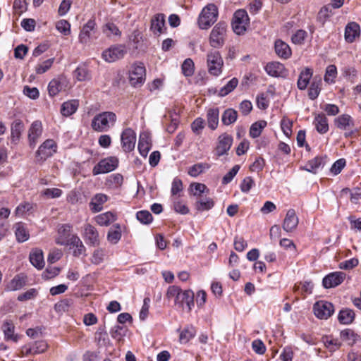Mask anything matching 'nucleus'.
Returning <instances> with one entry per match:
<instances>
[{
	"label": "nucleus",
	"mask_w": 361,
	"mask_h": 361,
	"mask_svg": "<svg viewBox=\"0 0 361 361\" xmlns=\"http://www.w3.org/2000/svg\"><path fill=\"white\" fill-rule=\"evenodd\" d=\"M117 116L113 111H103L96 114L91 121V127L96 132H107L114 126Z\"/></svg>",
	"instance_id": "nucleus-1"
},
{
	"label": "nucleus",
	"mask_w": 361,
	"mask_h": 361,
	"mask_svg": "<svg viewBox=\"0 0 361 361\" xmlns=\"http://www.w3.org/2000/svg\"><path fill=\"white\" fill-rule=\"evenodd\" d=\"M218 18V8L213 4H209L203 8L199 15L197 23L199 27L202 30L208 29L213 25Z\"/></svg>",
	"instance_id": "nucleus-2"
},
{
	"label": "nucleus",
	"mask_w": 361,
	"mask_h": 361,
	"mask_svg": "<svg viewBox=\"0 0 361 361\" xmlns=\"http://www.w3.org/2000/svg\"><path fill=\"white\" fill-rule=\"evenodd\" d=\"M226 35V24L223 22L218 23L212 30L209 42L214 48H221L224 46Z\"/></svg>",
	"instance_id": "nucleus-3"
},
{
	"label": "nucleus",
	"mask_w": 361,
	"mask_h": 361,
	"mask_svg": "<svg viewBox=\"0 0 361 361\" xmlns=\"http://www.w3.org/2000/svg\"><path fill=\"white\" fill-rule=\"evenodd\" d=\"M127 54V48L125 44H114L102 53V58L108 63H113L123 59Z\"/></svg>",
	"instance_id": "nucleus-4"
},
{
	"label": "nucleus",
	"mask_w": 361,
	"mask_h": 361,
	"mask_svg": "<svg viewBox=\"0 0 361 361\" xmlns=\"http://www.w3.org/2000/svg\"><path fill=\"white\" fill-rule=\"evenodd\" d=\"M118 159L116 157H108L100 160L92 169L94 176L111 172L118 166Z\"/></svg>",
	"instance_id": "nucleus-5"
},
{
	"label": "nucleus",
	"mask_w": 361,
	"mask_h": 361,
	"mask_svg": "<svg viewBox=\"0 0 361 361\" xmlns=\"http://www.w3.org/2000/svg\"><path fill=\"white\" fill-rule=\"evenodd\" d=\"M224 61L218 51H211L207 54V67L209 73L219 76L222 72Z\"/></svg>",
	"instance_id": "nucleus-6"
},
{
	"label": "nucleus",
	"mask_w": 361,
	"mask_h": 361,
	"mask_svg": "<svg viewBox=\"0 0 361 361\" xmlns=\"http://www.w3.org/2000/svg\"><path fill=\"white\" fill-rule=\"evenodd\" d=\"M248 23V15L245 10L239 9L234 13L232 19V27L236 34L240 35L245 31Z\"/></svg>",
	"instance_id": "nucleus-7"
},
{
	"label": "nucleus",
	"mask_w": 361,
	"mask_h": 361,
	"mask_svg": "<svg viewBox=\"0 0 361 361\" xmlns=\"http://www.w3.org/2000/svg\"><path fill=\"white\" fill-rule=\"evenodd\" d=\"M146 71L145 68L142 63H135L129 71L130 83L134 86L142 85L145 80Z\"/></svg>",
	"instance_id": "nucleus-8"
},
{
	"label": "nucleus",
	"mask_w": 361,
	"mask_h": 361,
	"mask_svg": "<svg viewBox=\"0 0 361 361\" xmlns=\"http://www.w3.org/2000/svg\"><path fill=\"white\" fill-rule=\"evenodd\" d=\"M57 146L56 142L51 139L45 140L38 148L36 152L37 161H44L51 157L56 152Z\"/></svg>",
	"instance_id": "nucleus-9"
},
{
	"label": "nucleus",
	"mask_w": 361,
	"mask_h": 361,
	"mask_svg": "<svg viewBox=\"0 0 361 361\" xmlns=\"http://www.w3.org/2000/svg\"><path fill=\"white\" fill-rule=\"evenodd\" d=\"M121 142L122 149L125 152L133 151L135 149L136 142L135 131L130 128L124 129L121 135Z\"/></svg>",
	"instance_id": "nucleus-10"
},
{
	"label": "nucleus",
	"mask_w": 361,
	"mask_h": 361,
	"mask_svg": "<svg viewBox=\"0 0 361 361\" xmlns=\"http://www.w3.org/2000/svg\"><path fill=\"white\" fill-rule=\"evenodd\" d=\"M82 235L86 244L90 246L96 247L100 243L98 231L90 224L83 226Z\"/></svg>",
	"instance_id": "nucleus-11"
},
{
	"label": "nucleus",
	"mask_w": 361,
	"mask_h": 361,
	"mask_svg": "<svg viewBox=\"0 0 361 361\" xmlns=\"http://www.w3.org/2000/svg\"><path fill=\"white\" fill-rule=\"evenodd\" d=\"M313 310L315 316L320 319H327L334 312L332 303L326 301L317 302Z\"/></svg>",
	"instance_id": "nucleus-12"
},
{
	"label": "nucleus",
	"mask_w": 361,
	"mask_h": 361,
	"mask_svg": "<svg viewBox=\"0 0 361 361\" xmlns=\"http://www.w3.org/2000/svg\"><path fill=\"white\" fill-rule=\"evenodd\" d=\"M43 131L42 123L40 121L36 120L32 123L28 130V142L29 146L33 149L38 142Z\"/></svg>",
	"instance_id": "nucleus-13"
},
{
	"label": "nucleus",
	"mask_w": 361,
	"mask_h": 361,
	"mask_svg": "<svg viewBox=\"0 0 361 361\" xmlns=\"http://www.w3.org/2000/svg\"><path fill=\"white\" fill-rule=\"evenodd\" d=\"M175 305L184 308L185 305L188 311H190L194 307V293L191 290H180L176 300Z\"/></svg>",
	"instance_id": "nucleus-14"
},
{
	"label": "nucleus",
	"mask_w": 361,
	"mask_h": 361,
	"mask_svg": "<svg viewBox=\"0 0 361 361\" xmlns=\"http://www.w3.org/2000/svg\"><path fill=\"white\" fill-rule=\"evenodd\" d=\"M233 143V137L231 135L224 133L219 135L218 138L217 145L215 149L216 154L221 157L228 152Z\"/></svg>",
	"instance_id": "nucleus-15"
},
{
	"label": "nucleus",
	"mask_w": 361,
	"mask_h": 361,
	"mask_svg": "<svg viewBox=\"0 0 361 361\" xmlns=\"http://www.w3.org/2000/svg\"><path fill=\"white\" fill-rule=\"evenodd\" d=\"M71 229L72 226L68 224L61 225L58 229V236L56 238V243L64 246L69 245L70 241L72 240V235H71Z\"/></svg>",
	"instance_id": "nucleus-16"
},
{
	"label": "nucleus",
	"mask_w": 361,
	"mask_h": 361,
	"mask_svg": "<svg viewBox=\"0 0 361 361\" xmlns=\"http://www.w3.org/2000/svg\"><path fill=\"white\" fill-rule=\"evenodd\" d=\"M345 274L336 271L326 275L322 280V284L325 288H331L340 285L344 280Z\"/></svg>",
	"instance_id": "nucleus-17"
},
{
	"label": "nucleus",
	"mask_w": 361,
	"mask_h": 361,
	"mask_svg": "<svg viewBox=\"0 0 361 361\" xmlns=\"http://www.w3.org/2000/svg\"><path fill=\"white\" fill-rule=\"evenodd\" d=\"M298 224V217L295 210L293 209H288L283 222V229L287 233L292 232L297 228Z\"/></svg>",
	"instance_id": "nucleus-18"
},
{
	"label": "nucleus",
	"mask_w": 361,
	"mask_h": 361,
	"mask_svg": "<svg viewBox=\"0 0 361 361\" xmlns=\"http://www.w3.org/2000/svg\"><path fill=\"white\" fill-rule=\"evenodd\" d=\"M1 329L4 335L5 341H11L14 343L18 342L20 336L18 334H15V326L11 321H4L1 326Z\"/></svg>",
	"instance_id": "nucleus-19"
},
{
	"label": "nucleus",
	"mask_w": 361,
	"mask_h": 361,
	"mask_svg": "<svg viewBox=\"0 0 361 361\" xmlns=\"http://www.w3.org/2000/svg\"><path fill=\"white\" fill-rule=\"evenodd\" d=\"M96 23L94 19H90L82 27L79 34V41L82 44H87L91 37V33L94 31Z\"/></svg>",
	"instance_id": "nucleus-20"
},
{
	"label": "nucleus",
	"mask_w": 361,
	"mask_h": 361,
	"mask_svg": "<svg viewBox=\"0 0 361 361\" xmlns=\"http://www.w3.org/2000/svg\"><path fill=\"white\" fill-rule=\"evenodd\" d=\"M267 73L272 77H285L286 75V70L283 63L280 62L268 63L265 66Z\"/></svg>",
	"instance_id": "nucleus-21"
},
{
	"label": "nucleus",
	"mask_w": 361,
	"mask_h": 361,
	"mask_svg": "<svg viewBox=\"0 0 361 361\" xmlns=\"http://www.w3.org/2000/svg\"><path fill=\"white\" fill-rule=\"evenodd\" d=\"M326 159V157H316L308 161L302 169L312 173H317L325 166Z\"/></svg>",
	"instance_id": "nucleus-22"
},
{
	"label": "nucleus",
	"mask_w": 361,
	"mask_h": 361,
	"mask_svg": "<svg viewBox=\"0 0 361 361\" xmlns=\"http://www.w3.org/2000/svg\"><path fill=\"white\" fill-rule=\"evenodd\" d=\"M313 75V70L309 67H305L299 74L297 81L298 88L300 90H305L310 84V80Z\"/></svg>",
	"instance_id": "nucleus-23"
},
{
	"label": "nucleus",
	"mask_w": 361,
	"mask_h": 361,
	"mask_svg": "<svg viewBox=\"0 0 361 361\" xmlns=\"http://www.w3.org/2000/svg\"><path fill=\"white\" fill-rule=\"evenodd\" d=\"M24 130L25 126L21 120L16 119L12 123L11 128V140L12 143L16 145L18 142Z\"/></svg>",
	"instance_id": "nucleus-24"
},
{
	"label": "nucleus",
	"mask_w": 361,
	"mask_h": 361,
	"mask_svg": "<svg viewBox=\"0 0 361 361\" xmlns=\"http://www.w3.org/2000/svg\"><path fill=\"white\" fill-rule=\"evenodd\" d=\"M274 49L276 55L283 59H288L292 54L289 45L281 39L275 41Z\"/></svg>",
	"instance_id": "nucleus-25"
},
{
	"label": "nucleus",
	"mask_w": 361,
	"mask_h": 361,
	"mask_svg": "<svg viewBox=\"0 0 361 361\" xmlns=\"http://www.w3.org/2000/svg\"><path fill=\"white\" fill-rule=\"evenodd\" d=\"M65 80L61 78H54L48 85V92L50 97H55L65 87Z\"/></svg>",
	"instance_id": "nucleus-26"
},
{
	"label": "nucleus",
	"mask_w": 361,
	"mask_h": 361,
	"mask_svg": "<svg viewBox=\"0 0 361 361\" xmlns=\"http://www.w3.org/2000/svg\"><path fill=\"white\" fill-rule=\"evenodd\" d=\"M30 262L37 269H42L44 266L43 252L39 248L33 249L30 254Z\"/></svg>",
	"instance_id": "nucleus-27"
},
{
	"label": "nucleus",
	"mask_w": 361,
	"mask_h": 361,
	"mask_svg": "<svg viewBox=\"0 0 361 361\" xmlns=\"http://www.w3.org/2000/svg\"><path fill=\"white\" fill-rule=\"evenodd\" d=\"M13 229L18 242L23 243L29 239L30 234L24 223L18 222L15 224Z\"/></svg>",
	"instance_id": "nucleus-28"
},
{
	"label": "nucleus",
	"mask_w": 361,
	"mask_h": 361,
	"mask_svg": "<svg viewBox=\"0 0 361 361\" xmlns=\"http://www.w3.org/2000/svg\"><path fill=\"white\" fill-rule=\"evenodd\" d=\"M165 25V16L162 13L155 15L151 20L150 29L154 35H160Z\"/></svg>",
	"instance_id": "nucleus-29"
},
{
	"label": "nucleus",
	"mask_w": 361,
	"mask_h": 361,
	"mask_svg": "<svg viewBox=\"0 0 361 361\" xmlns=\"http://www.w3.org/2000/svg\"><path fill=\"white\" fill-rule=\"evenodd\" d=\"M108 200V196L102 194H96L90 202V207L92 212H99L103 209V204Z\"/></svg>",
	"instance_id": "nucleus-30"
},
{
	"label": "nucleus",
	"mask_w": 361,
	"mask_h": 361,
	"mask_svg": "<svg viewBox=\"0 0 361 361\" xmlns=\"http://www.w3.org/2000/svg\"><path fill=\"white\" fill-rule=\"evenodd\" d=\"M360 26L355 22L349 23L345 29V39L348 42H353L360 35Z\"/></svg>",
	"instance_id": "nucleus-31"
},
{
	"label": "nucleus",
	"mask_w": 361,
	"mask_h": 361,
	"mask_svg": "<svg viewBox=\"0 0 361 361\" xmlns=\"http://www.w3.org/2000/svg\"><path fill=\"white\" fill-rule=\"evenodd\" d=\"M322 81L320 76L313 78L308 90V96L310 99L314 100L318 97L322 89Z\"/></svg>",
	"instance_id": "nucleus-32"
},
{
	"label": "nucleus",
	"mask_w": 361,
	"mask_h": 361,
	"mask_svg": "<svg viewBox=\"0 0 361 361\" xmlns=\"http://www.w3.org/2000/svg\"><path fill=\"white\" fill-rule=\"evenodd\" d=\"M121 227L118 224H114L107 233V240L113 245H116L121 238Z\"/></svg>",
	"instance_id": "nucleus-33"
},
{
	"label": "nucleus",
	"mask_w": 361,
	"mask_h": 361,
	"mask_svg": "<svg viewBox=\"0 0 361 361\" xmlns=\"http://www.w3.org/2000/svg\"><path fill=\"white\" fill-rule=\"evenodd\" d=\"M26 285V276L18 274L8 283L6 290L8 291H15L21 289Z\"/></svg>",
	"instance_id": "nucleus-34"
},
{
	"label": "nucleus",
	"mask_w": 361,
	"mask_h": 361,
	"mask_svg": "<svg viewBox=\"0 0 361 361\" xmlns=\"http://www.w3.org/2000/svg\"><path fill=\"white\" fill-rule=\"evenodd\" d=\"M137 147L140 155L144 157H147L150 149L149 137L147 133H140Z\"/></svg>",
	"instance_id": "nucleus-35"
},
{
	"label": "nucleus",
	"mask_w": 361,
	"mask_h": 361,
	"mask_svg": "<svg viewBox=\"0 0 361 361\" xmlns=\"http://www.w3.org/2000/svg\"><path fill=\"white\" fill-rule=\"evenodd\" d=\"M78 106V100H68L62 104L61 107V113L64 116H71L77 111Z\"/></svg>",
	"instance_id": "nucleus-36"
},
{
	"label": "nucleus",
	"mask_w": 361,
	"mask_h": 361,
	"mask_svg": "<svg viewBox=\"0 0 361 361\" xmlns=\"http://www.w3.org/2000/svg\"><path fill=\"white\" fill-rule=\"evenodd\" d=\"M335 125L341 130H347L355 125L353 118L348 114H342L335 119Z\"/></svg>",
	"instance_id": "nucleus-37"
},
{
	"label": "nucleus",
	"mask_w": 361,
	"mask_h": 361,
	"mask_svg": "<svg viewBox=\"0 0 361 361\" xmlns=\"http://www.w3.org/2000/svg\"><path fill=\"white\" fill-rule=\"evenodd\" d=\"M207 119L208 127L212 130H215L219 124V110L218 108L209 109L207 113Z\"/></svg>",
	"instance_id": "nucleus-38"
},
{
	"label": "nucleus",
	"mask_w": 361,
	"mask_h": 361,
	"mask_svg": "<svg viewBox=\"0 0 361 361\" xmlns=\"http://www.w3.org/2000/svg\"><path fill=\"white\" fill-rule=\"evenodd\" d=\"M116 220V215L111 212H106L97 215L95 221L101 226H107Z\"/></svg>",
	"instance_id": "nucleus-39"
},
{
	"label": "nucleus",
	"mask_w": 361,
	"mask_h": 361,
	"mask_svg": "<svg viewBox=\"0 0 361 361\" xmlns=\"http://www.w3.org/2000/svg\"><path fill=\"white\" fill-rule=\"evenodd\" d=\"M102 32L109 38H111L113 37H119L121 35V31L119 30L118 26L111 21L106 22L102 26Z\"/></svg>",
	"instance_id": "nucleus-40"
},
{
	"label": "nucleus",
	"mask_w": 361,
	"mask_h": 361,
	"mask_svg": "<svg viewBox=\"0 0 361 361\" xmlns=\"http://www.w3.org/2000/svg\"><path fill=\"white\" fill-rule=\"evenodd\" d=\"M214 206V201L208 197H200L195 202V209L199 212L208 211Z\"/></svg>",
	"instance_id": "nucleus-41"
},
{
	"label": "nucleus",
	"mask_w": 361,
	"mask_h": 361,
	"mask_svg": "<svg viewBox=\"0 0 361 361\" xmlns=\"http://www.w3.org/2000/svg\"><path fill=\"white\" fill-rule=\"evenodd\" d=\"M314 124L316 130L322 134L326 133L329 130V124L326 116L323 114H319L315 116Z\"/></svg>",
	"instance_id": "nucleus-42"
},
{
	"label": "nucleus",
	"mask_w": 361,
	"mask_h": 361,
	"mask_svg": "<svg viewBox=\"0 0 361 361\" xmlns=\"http://www.w3.org/2000/svg\"><path fill=\"white\" fill-rule=\"evenodd\" d=\"M71 240H72L70 241L69 245H72L75 247V250H73V255L75 257H79L84 255L86 251V248L80 238L77 235H72Z\"/></svg>",
	"instance_id": "nucleus-43"
},
{
	"label": "nucleus",
	"mask_w": 361,
	"mask_h": 361,
	"mask_svg": "<svg viewBox=\"0 0 361 361\" xmlns=\"http://www.w3.org/2000/svg\"><path fill=\"white\" fill-rule=\"evenodd\" d=\"M355 319V313L350 309H343L340 310L338 319L341 324H350Z\"/></svg>",
	"instance_id": "nucleus-44"
},
{
	"label": "nucleus",
	"mask_w": 361,
	"mask_h": 361,
	"mask_svg": "<svg viewBox=\"0 0 361 361\" xmlns=\"http://www.w3.org/2000/svg\"><path fill=\"white\" fill-rule=\"evenodd\" d=\"M322 341L324 346L330 351L334 352L339 349L341 346V341L337 338H333L331 336H325L322 338Z\"/></svg>",
	"instance_id": "nucleus-45"
},
{
	"label": "nucleus",
	"mask_w": 361,
	"mask_h": 361,
	"mask_svg": "<svg viewBox=\"0 0 361 361\" xmlns=\"http://www.w3.org/2000/svg\"><path fill=\"white\" fill-rule=\"evenodd\" d=\"M237 111L235 109L230 108L226 109L223 113L221 116V121L224 125L228 126L235 123L237 120Z\"/></svg>",
	"instance_id": "nucleus-46"
},
{
	"label": "nucleus",
	"mask_w": 361,
	"mask_h": 361,
	"mask_svg": "<svg viewBox=\"0 0 361 361\" xmlns=\"http://www.w3.org/2000/svg\"><path fill=\"white\" fill-rule=\"evenodd\" d=\"M196 334L192 326H188L180 331L179 340L181 343H186L192 339Z\"/></svg>",
	"instance_id": "nucleus-47"
},
{
	"label": "nucleus",
	"mask_w": 361,
	"mask_h": 361,
	"mask_svg": "<svg viewBox=\"0 0 361 361\" xmlns=\"http://www.w3.org/2000/svg\"><path fill=\"white\" fill-rule=\"evenodd\" d=\"M267 124L265 121H259L252 123L250 128V136L252 138L258 137L261 135L262 130L267 126Z\"/></svg>",
	"instance_id": "nucleus-48"
},
{
	"label": "nucleus",
	"mask_w": 361,
	"mask_h": 361,
	"mask_svg": "<svg viewBox=\"0 0 361 361\" xmlns=\"http://www.w3.org/2000/svg\"><path fill=\"white\" fill-rule=\"evenodd\" d=\"M238 84V80L236 78H233L230 80L224 87H222L219 92V96L225 97L231 93L237 87Z\"/></svg>",
	"instance_id": "nucleus-49"
},
{
	"label": "nucleus",
	"mask_w": 361,
	"mask_h": 361,
	"mask_svg": "<svg viewBox=\"0 0 361 361\" xmlns=\"http://www.w3.org/2000/svg\"><path fill=\"white\" fill-rule=\"evenodd\" d=\"M190 192L194 196L202 197V194L209 192V189L203 183H191L189 188Z\"/></svg>",
	"instance_id": "nucleus-50"
},
{
	"label": "nucleus",
	"mask_w": 361,
	"mask_h": 361,
	"mask_svg": "<svg viewBox=\"0 0 361 361\" xmlns=\"http://www.w3.org/2000/svg\"><path fill=\"white\" fill-rule=\"evenodd\" d=\"M74 75L78 81H85L90 78L88 68L85 65L79 66L75 70Z\"/></svg>",
	"instance_id": "nucleus-51"
},
{
	"label": "nucleus",
	"mask_w": 361,
	"mask_h": 361,
	"mask_svg": "<svg viewBox=\"0 0 361 361\" xmlns=\"http://www.w3.org/2000/svg\"><path fill=\"white\" fill-rule=\"evenodd\" d=\"M181 70L183 74L185 77L192 76L195 72V64L193 61L190 58L186 59L181 66Z\"/></svg>",
	"instance_id": "nucleus-52"
},
{
	"label": "nucleus",
	"mask_w": 361,
	"mask_h": 361,
	"mask_svg": "<svg viewBox=\"0 0 361 361\" xmlns=\"http://www.w3.org/2000/svg\"><path fill=\"white\" fill-rule=\"evenodd\" d=\"M337 76V68L334 65H329L326 67L325 75H324V81L329 84L334 83L335 78Z\"/></svg>",
	"instance_id": "nucleus-53"
},
{
	"label": "nucleus",
	"mask_w": 361,
	"mask_h": 361,
	"mask_svg": "<svg viewBox=\"0 0 361 361\" xmlns=\"http://www.w3.org/2000/svg\"><path fill=\"white\" fill-rule=\"evenodd\" d=\"M340 336L341 339L347 341L349 345H353L355 343L358 337L357 335L350 329H345L342 331L340 334Z\"/></svg>",
	"instance_id": "nucleus-54"
},
{
	"label": "nucleus",
	"mask_w": 361,
	"mask_h": 361,
	"mask_svg": "<svg viewBox=\"0 0 361 361\" xmlns=\"http://www.w3.org/2000/svg\"><path fill=\"white\" fill-rule=\"evenodd\" d=\"M137 219L142 224H149L153 220L152 214L147 210L139 211L136 213Z\"/></svg>",
	"instance_id": "nucleus-55"
},
{
	"label": "nucleus",
	"mask_w": 361,
	"mask_h": 361,
	"mask_svg": "<svg viewBox=\"0 0 361 361\" xmlns=\"http://www.w3.org/2000/svg\"><path fill=\"white\" fill-rule=\"evenodd\" d=\"M332 10L333 8L329 4L323 6L319 11L318 20L320 22L324 23L330 16H332Z\"/></svg>",
	"instance_id": "nucleus-56"
},
{
	"label": "nucleus",
	"mask_w": 361,
	"mask_h": 361,
	"mask_svg": "<svg viewBox=\"0 0 361 361\" xmlns=\"http://www.w3.org/2000/svg\"><path fill=\"white\" fill-rule=\"evenodd\" d=\"M54 61V58L49 59L42 63L38 64L35 67V71L37 74H43L47 72L52 66Z\"/></svg>",
	"instance_id": "nucleus-57"
},
{
	"label": "nucleus",
	"mask_w": 361,
	"mask_h": 361,
	"mask_svg": "<svg viewBox=\"0 0 361 361\" xmlns=\"http://www.w3.org/2000/svg\"><path fill=\"white\" fill-rule=\"evenodd\" d=\"M240 169L239 165H235L233 168L223 177L222 184L227 185L232 181Z\"/></svg>",
	"instance_id": "nucleus-58"
},
{
	"label": "nucleus",
	"mask_w": 361,
	"mask_h": 361,
	"mask_svg": "<svg viewBox=\"0 0 361 361\" xmlns=\"http://www.w3.org/2000/svg\"><path fill=\"white\" fill-rule=\"evenodd\" d=\"M38 294V291L36 288H30L27 290L26 292L20 294L18 296V300L20 302H23L29 300H32L35 298Z\"/></svg>",
	"instance_id": "nucleus-59"
},
{
	"label": "nucleus",
	"mask_w": 361,
	"mask_h": 361,
	"mask_svg": "<svg viewBox=\"0 0 361 361\" xmlns=\"http://www.w3.org/2000/svg\"><path fill=\"white\" fill-rule=\"evenodd\" d=\"M57 30L64 35H68L71 32V25L66 20H61L56 25Z\"/></svg>",
	"instance_id": "nucleus-60"
},
{
	"label": "nucleus",
	"mask_w": 361,
	"mask_h": 361,
	"mask_svg": "<svg viewBox=\"0 0 361 361\" xmlns=\"http://www.w3.org/2000/svg\"><path fill=\"white\" fill-rule=\"evenodd\" d=\"M345 164L346 161L345 159L342 158L338 159L331 166L330 169L331 173L334 176L339 174L341 172L342 169L345 167Z\"/></svg>",
	"instance_id": "nucleus-61"
},
{
	"label": "nucleus",
	"mask_w": 361,
	"mask_h": 361,
	"mask_svg": "<svg viewBox=\"0 0 361 361\" xmlns=\"http://www.w3.org/2000/svg\"><path fill=\"white\" fill-rule=\"evenodd\" d=\"M205 166L206 164L202 163L194 164L189 168L188 173L192 177H197L204 171Z\"/></svg>",
	"instance_id": "nucleus-62"
},
{
	"label": "nucleus",
	"mask_w": 361,
	"mask_h": 361,
	"mask_svg": "<svg viewBox=\"0 0 361 361\" xmlns=\"http://www.w3.org/2000/svg\"><path fill=\"white\" fill-rule=\"evenodd\" d=\"M292 126H293L292 121H290L289 119H288L286 118H283L281 121V130H282L283 133H284V135L286 136H287L288 137H290L292 133V130H291Z\"/></svg>",
	"instance_id": "nucleus-63"
},
{
	"label": "nucleus",
	"mask_w": 361,
	"mask_h": 361,
	"mask_svg": "<svg viewBox=\"0 0 361 361\" xmlns=\"http://www.w3.org/2000/svg\"><path fill=\"white\" fill-rule=\"evenodd\" d=\"M254 185L253 179L250 176H247L243 180L240 187L243 192L247 193Z\"/></svg>",
	"instance_id": "nucleus-64"
}]
</instances>
